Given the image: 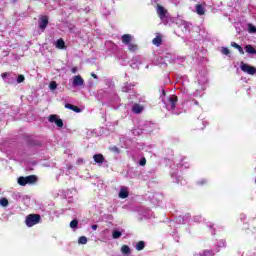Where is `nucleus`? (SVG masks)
Returning <instances> with one entry per match:
<instances>
[{"label": "nucleus", "instance_id": "1", "mask_svg": "<svg viewBox=\"0 0 256 256\" xmlns=\"http://www.w3.org/2000/svg\"><path fill=\"white\" fill-rule=\"evenodd\" d=\"M38 179L36 175L20 176L18 178V185L21 187H25V185H35Z\"/></svg>", "mask_w": 256, "mask_h": 256}, {"label": "nucleus", "instance_id": "2", "mask_svg": "<svg viewBox=\"0 0 256 256\" xmlns=\"http://www.w3.org/2000/svg\"><path fill=\"white\" fill-rule=\"evenodd\" d=\"M39 223H41V215L29 214L28 216H26L25 224L27 225V227H33Z\"/></svg>", "mask_w": 256, "mask_h": 256}, {"label": "nucleus", "instance_id": "3", "mask_svg": "<svg viewBox=\"0 0 256 256\" xmlns=\"http://www.w3.org/2000/svg\"><path fill=\"white\" fill-rule=\"evenodd\" d=\"M240 69L243 73H247L248 75H255L256 73V68L254 66L245 64L244 62H241Z\"/></svg>", "mask_w": 256, "mask_h": 256}, {"label": "nucleus", "instance_id": "4", "mask_svg": "<svg viewBox=\"0 0 256 256\" xmlns=\"http://www.w3.org/2000/svg\"><path fill=\"white\" fill-rule=\"evenodd\" d=\"M49 123H55L57 127H63V120L59 116L52 114L48 118Z\"/></svg>", "mask_w": 256, "mask_h": 256}, {"label": "nucleus", "instance_id": "5", "mask_svg": "<svg viewBox=\"0 0 256 256\" xmlns=\"http://www.w3.org/2000/svg\"><path fill=\"white\" fill-rule=\"evenodd\" d=\"M39 29H41V31H45V29H47V25H49V17L47 16H41L39 18Z\"/></svg>", "mask_w": 256, "mask_h": 256}, {"label": "nucleus", "instance_id": "6", "mask_svg": "<svg viewBox=\"0 0 256 256\" xmlns=\"http://www.w3.org/2000/svg\"><path fill=\"white\" fill-rule=\"evenodd\" d=\"M157 15L159 19L163 20L165 17H167V9L161 5H157Z\"/></svg>", "mask_w": 256, "mask_h": 256}, {"label": "nucleus", "instance_id": "7", "mask_svg": "<svg viewBox=\"0 0 256 256\" xmlns=\"http://www.w3.org/2000/svg\"><path fill=\"white\" fill-rule=\"evenodd\" d=\"M84 85H85V80L83 79V77H81V75H77L74 77V80H73L74 87H83Z\"/></svg>", "mask_w": 256, "mask_h": 256}, {"label": "nucleus", "instance_id": "8", "mask_svg": "<svg viewBox=\"0 0 256 256\" xmlns=\"http://www.w3.org/2000/svg\"><path fill=\"white\" fill-rule=\"evenodd\" d=\"M93 159L98 165H102V163H105V156H103V154H95L93 156Z\"/></svg>", "mask_w": 256, "mask_h": 256}, {"label": "nucleus", "instance_id": "9", "mask_svg": "<svg viewBox=\"0 0 256 256\" xmlns=\"http://www.w3.org/2000/svg\"><path fill=\"white\" fill-rule=\"evenodd\" d=\"M131 41H133V36H131V34L122 35V43H124V45H129Z\"/></svg>", "mask_w": 256, "mask_h": 256}, {"label": "nucleus", "instance_id": "10", "mask_svg": "<svg viewBox=\"0 0 256 256\" xmlns=\"http://www.w3.org/2000/svg\"><path fill=\"white\" fill-rule=\"evenodd\" d=\"M65 108L70 109L71 111H74V113H81V108L73 104L66 103Z\"/></svg>", "mask_w": 256, "mask_h": 256}, {"label": "nucleus", "instance_id": "11", "mask_svg": "<svg viewBox=\"0 0 256 256\" xmlns=\"http://www.w3.org/2000/svg\"><path fill=\"white\" fill-rule=\"evenodd\" d=\"M177 101H179V98H177L175 95L169 98V103L171 104L172 110H175V107H177Z\"/></svg>", "mask_w": 256, "mask_h": 256}, {"label": "nucleus", "instance_id": "12", "mask_svg": "<svg viewBox=\"0 0 256 256\" xmlns=\"http://www.w3.org/2000/svg\"><path fill=\"white\" fill-rule=\"evenodd\" d=\"M197 15H204L207 10H205V7L202 6V4H196L195 6Z\"/></svg>", "mask_w": 256, "mask_h": 256}, {"label": "nucleus", "instance_id": "13", "mask_svg": "<svg viewBox=\"0 0 256 256\" xmlns=\"http://www.w3.org/2000/svg\"><path fill=\"white\" fill-rule=\"evenodd\" d=\"M153 45H156V47H159L161 43H163V37L161 35H157L153 40H152Z\"/></svg>", "mask_w": 256, "mask_h": 256}, {"label": "nucleus", "instance_id": "14", "mask_svg": "<svg viewBox=\"0 0 256 256\" xmlns=\"http://www.w3.org/2000/svg\"><path fill=\"white\" fill-rule=\"evenodd\" d=\"M119 197L120 199H127V197H129V191H127V188H121Z\"/></svg>", "mask_w": 256, "mask_h": 256}, {"label": "nucleus", "instance_id": "15", "mask_svg": "<svg viewBox=\"0 0 256 256\" xmlns=\"http://www.w3.org/2000/svg\"><path fill=\"white\" fill-rule=\"evenodd\" d=\"M231 47H234V49H237L240 55H245V51L243 50V47H241V45L237 44L236 42H231Z\"/></svg>", "mask_w": 256, "mask_h": 256}, {"label": "nucleus", "instance_id": "16", "mask_svg": "<svg viewBox=\"0 0 256 256\" xmlns=\"http://www.w3.org/2000/svg\"><path fill=\"white\" fill-rule=\"evenodd\" d=\"M132 112L136 114L143 113V106L139 104H134L132 107Z\"/></svg>", "mask_w": 256, "mask_h": 256}, {"label": "nucleus", "instance_id": "17", "mask_svg": "<svg viewBox=\"0 0 256 256\" xmlns=\"http://www.w3.org/2000/svg\"><path fill=\"white\" fill-rule=\"evenodd\" d=\"M245 49H246V53H249V55H256L255 47L248 44L245 46Z\"/></svg>", "mask_w": 256, "mask_h": 256}, {"label": "nucleus", "instance_id": "18", "mask_svg": "<svg viewBox=\"0 0 256 256\" xmlns=\"http://www.w3.org/2000/svg\"><path fill=\"white\" fill-rule=\"evenodd\" d=\"M56 48L57 49H65V40H63L62 38L58 39L56 41Z\"/></svg>", "mask_w": 256, "mask_h": 256}, {"label": "nucleus", "instance_id": "19", "mask_svg": "<svg viewBox=\"0 0 256 256\" xmlns=\"http://www.w3.org/2000/svg\"><path fill=\"white\" fill-rule=\"evenodd\" d=\"M127 47H128V51H130L131 53H135L139 49V46L133 43L128 44Z\"/></svg>", "mask_w": 256, "mask_h": 256}, {"label": "nucleus", "instance_id": "20", "mask_svg": "<svg viewBox=\"0 0 256 256\" xmlns=\"http://www.w3.org/2000/svg\"><path fill=\"white\" fill-rule=\"evenodd\" d=\"M121 252L123 253V255H131V248H129V246L127 245H123L121 247Z\"/></svg>", "mask_w": 256, "mask_h": 256}, {"label": "nucleus", "instance_id": "21", "mask_svg": "<svg viewBox=\"0 0 256 256\" xmlns=\"http://www.w3.org/2000/svg\"><path fill=\"white\" fill-rule=\"evenodd\" d=\"M145 249V242L144 241H139L136 244V251H143Z\"/></svg>", "mask_w": 256, "mask_h": 256}, {"label": "nucleus", "instance_id": "22", "mask_svg": "<svg viewBox=\"0 0 256 256\" xmlns=\"http://www.w3.org/2000/svg\"><path fill=\"white\" fill-rule=\"evenodd\" d=\"M71 229H77L79 227V221L77 219H74L70 222Z\"/></svg>", "mask_w": 256, "mask_h": 256}, {"label": "nucleus", "instance_id": "23", "mask_svg": "<svg viewBox=\"0 0 256 256\" xmlns=\"http://www.w3.org/2000/svg\"><path fill=\"white\" fill-rule=\"evenodd\" d=\"M109 151H111L112 153H117V154L121 153V150L117 146L109 147Z\"/></svg>", "mask_w": 256, "mask_h": 256}, {"label": "nucleus", "instance_id": "24", "mask_svg": "<svg viewBox=\"0 0 256 256\" xmlns=\"http://www.w3.org/2000/svg\"><path fill=\"white\" fill-rule=\"evenodd\" d=\"M78 243H79L80 245H87V237L81 236V237L78 239Z\"/></svg>", "mask_w": 256, "mask_h": 256}, {"label": "nucleus", "instance_id": "25", "mask_svg": "<svg viewBox=\"0 0 256 256\" xmlns=\"http://www.w3.org/2000/svg\"><path fill=\"white\" fill-rule=\"evenodd\" d=\"M0 205L2 207H7V205H9V200H7V198H1L0 199Z\"/></svg>", "mask_w": 256, "mask_h": 256}, {"label": "nucleus", "instance_id": "26", "mask_svg": "<svg viewBox=\"0 0 256 256\" xmlns=\"http://www.w3.org/2000/svg\"><path fill=\"white\" fill-rule=\"evenodd\" d=\"M221 53H222V55H230L231 50H229V48H227V47H222Z\"/></svg>", "mask_w": 256, "mask_h": 256}, {"label": "nucleus", "instance_id": "27", "mask_svg": "<svg viewBox=\"0 0 256 256\" xmlns=\"http://www.w3.org/2000/svg\"><path fill=\"white\" fill-rule=\"evenodd\" d=\"M121 235H122L121 231H114L112 233L113 239H119V237H121Z\"/></svg>", "mask_w": 256, "mask_h": 256}, {"label": "nucleus", "instance_id": "28", "mask_svg": "<svg viewBox=\"0 0 256 256\" xmlns=\"http://www.w3.org/2000/svg\"><path fill=\"white\" fill-rule=\"evenodd\" d=\"M249 33H256V27L253 24L248 25Z\"/></svg>", "mask_w": 256, "mask_h": 256}, {"label": "nucleus", "instance_id": "29", "mask_svg": "<svg viewBox=\"0 0 256 256\" xmlns=\"http://www.w3.org/2000/svg\"><path fill=\"white\" fill-rule=\"evenodd\" d=\"M25 81V75L19 74L17 78V83H23Z\"/></svg>", "mask_w": 256, "mask_h": 256}, {"label": "nucleus", "instance_id": "30", "mask_svg": "<svg viewBox=\"0 0 256 256\" xmlns=\"http://www.w3.org/2000/svg\"><path fill=\"white\" fill-rule=\"evenodd\" d=\"M139 165H141V167H145V165H147V159L145 157L141 158Z\"/></svg>", "mask_w": 256, "mask_h": 256}, {"label": "nucleus", "instance_id": "31", "mask_svg": "<svg viewBox=\"0 0 256 256\" xmlns=\"http://www.w3.org/2000/svg\"><path fill=\"white\" fill-rule=\"evenodd\" d=\"M50 89H51L52 91H55V89H57V82L52 81V82L50 83Z\"/></svg>", "mask_w": 256, "mask_h": 256}, {"label": "nucleus", "instance_id": "32", "mask_svg": "<svg viewBox=\"0 0 256 256\" xmlns=\"http://www.w3.org/2000/svg\"><path fill=\"white\" fill-rule=\"evenodd\" d=\"M9 75H11V73L4 72V73L1 74V77H2V79H7V77H9Z\"/></svg>", "mask_w": 256, "mask_h": 256}, {"label": "nucleus", "instance_id": "33", "mask_svg": "<svg viewBox=\"0 0 256 256\" xmlns=\"http://www.w3.org/2000/svg\"><path fill=\"white\" fill-rule=\"evenodd\" d=\"M198 185H207V180H201L198 182Z\"/></svg>", "mask_w": 256, "mask_h": 256}, {"label": "nucleus", "instance_id": "34", "mask_svg": "<svg viewBox=\"0 0 256 256\" xmlns=\"http://www.w3.org/2000/svg\"><path fill=\"white\" fill-rule=\"evenodd\" d=\"M98 227H99V226H97V224H93V225L91 226V228H92L93 231H97Z\"/></svg>", "mask_w": 256, "mask_h": 256}, {"label": "nucleus", "instance_id": "35", "mask_svg": "<svg viewBox=\"0 0 256 256\" xmlns=\"http://www.w3.org/2000/svg\"><path fill=\"white\" fill-rule=\"evenodd\" d=\"M28 145L33 146L36 145L35 141H28Z\"/></svg>", "mask_w": 256, "mask_h": 256}, {"label": "nucleus", "instance_id": "36", "mask_svg": "<svg viewBox=\"0 0 256 256\" xmlns=\"http://www.w3.org/2000/svg\"><path fill=\"white\" fill-rule=\"evenodd\" d=\"M91 77H93V79H98L97 74L95 73H91Z\"/></svg>", "mask_w": 256, "mask_h": 256}, {"label": "nucleus", "instance_id": "37", "mask_svg": "<svg viewBox=\"0 0 256 256\" xmlns=\"http://www.w3.org/2000/svg\"><path fill=\"white\" fill-rule=\"evenodd\" d=\"M71 71L72 73H77V67H73Z\"/></svg>", "mask_w": 256, "mask_h": 256}, {"label": "nucleus", "instance_id": "38", "mask_svg": "<svg viewBox=\"0 0 256 256\" xmlns=\"http://www.w3.org/2000/svg\"><path fill=\"white\" fill-rule=\"evenodd\" d=\"M194 105H199V102L197 100H194Z\"/></svg>", "mask_w": 256, "mask_h": 256}, {"label": "nucleus", "instance_id": "39", "mask_svg": "<svg viewBox=\"0 0 256 256\" xmlns=\"http://www.w3.org/2000/svg\"><path fill=\"white\" fill-rule=\"evenodd\" d=\"M13 1V3H17V0H12Z\"/></svg>", "mask_w": 256, "mask_h": 256}, {"label": "nucleus", "instance_id": "40", "mask_svg": "<svg viewBox=\"0 0 256 256\" xmlns=\"http://www.w3.org/2000/svg\"><path fill=\"white\" fill-rule=\"evenodd\" d=\"M162 94L165 95V90H163Z\"/></svg>", "mask_w": 256, "mask_h": 256}]
</instances>
